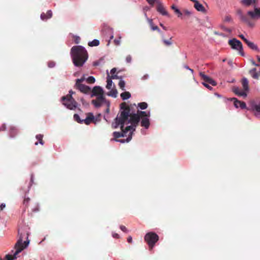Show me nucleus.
<instances>
[{"instance_id":"f257e3e1","label":"nucleus","mask_w":260,"mask_h":260,"mask_svg":"<svg viewBox=\"0 0 260 260\" xmlns=\"http://www.w3.org/2000/svg\"><path fill=\"white\" fill-rule=\"evenodd\" d=\"M149 111L138 110L137 113H131L129 106L125 102L120 104V111L115 119V122L112 124L114 128H117L119 125L120 129L124 135L128 131H135L139 122L141 126L147 129L150 126Z\"/></svg>"},{"instance_id":"f03ea898","label":"nucleus","mask_w":260,"mask_h":260,"mask_svg":"<svg viewBox=\"0 0 260 260\" xmlns=\"http://www.w3.org/2000/svg\"><path fill=\"white\" fill-rule=\"evenodd\" d=\"M73 62L76 67H82L88 59V53L81 46H73L71 51Z\"/></svg>"},{"instance_id":"7ed1b4c3","label":"nucleus","mask_w":260,"mask_h":260,"mask_svg":"<svg viewBox=\"0 0 260 260\" xmlns=\"http://www.w3.org/2000/svg\"><path fill=\"white\" fill-rule=\"evenodd\" d=\"M28 236L29 231L27 226H24L18 229V239L14 247V249H16L15 254H18L27 247L29 243Z\"/></svg>"},{"instance_id":"20e7f679","label":"nucleus","mask_w":260,"mask_h":260,"mask_svg":"<svg viewBox=\"0 0 260 260\" xmlns=\"http://www.w3.org/2000/svg\"><path fill=\"white\" fill-rule=\"evenodd\" d=\"M237 14L240 17V20L250 27H253L254 23L251 22V19H258L260 18V8H254V11H249L246 15L242 13L241 10H237Z\"/></svg>"},{"instance_id":"39448f33","label":"nucleus","mask_w":260,"mask_h":260,"mask_svg":"<svg viewBox=\"0 0 260 260\" xmlns=\"http://www.w3.org/2000/svg\"><path fill=\"white\" fill-rule=\"evenodd\" d=\"M158 240V236L155 233L152 232L147 233L144 237V240L148 245L150 250L153 249Z\"/></svg>"},{"instance_id":"423d86ee","label":"nucleus","mask_w":260,"mask_h":260,"mask_svg":"<svg viewBox=\"0 0 260 260\" xmlns=\"http://www.w3.org/2000/svg\"><path fill=\"white\" fill-rule=\"evenodd\" d=\"M62 104L70 110H74L77 107V103L71 96V94H68L61 98Z\"/></svg>"},{"instance_id":"0eeeda50","label":"nucleus","mask_w":260,"mask_h":260,"mask_svg":"<svg viewBox=\"0 0 260 260\" xmlns=\"http://www.w3.org/2000/svg\"><path fill=\"white\" fill-rule=\"evenodd\" d=\"M229 44L231 45L233 49L239 51L240 54L242 56H244L242 44L240 41L237 40L236 39H233L232 40H229Z\"/></svg>"},{"instance_id":"6e6552de","label":"nucleus","mask_w":260,"mask_h":260,"mask_svg":"<svg viewBox=\"0 0 260 260\" xmlns=\"http://www.w3.org/2000/svg\"><path fill=\"white\" fill-rule=\"evenodd\" d=\"M200 76L201 77L202 79L204 81L203 82H205V83H208V84H210L212 85V86L216 85V82L214 80H213L211 78L206 75L204 74V73L200 72Z\"/></svg>"},{"instance_id":"1a4fd4ad","label":"nucleus","mask_w":260,"mask_h":260,"mask_svg":"<svg viewBox=\"0 0 260 260\" xmlns=\"http://www.w3.org/2000/svg\"><path fill=\"white\" fill-rule=\"evenodd\" d=\"M105 101V98L104 95L98 96L95 100H93L91 103L96 108H99L102 106L103 103Z\"/></svg>"},{"instance_id":"9d476101","label":"nucleus","mask_w":260,"mask_h":260,"mask_svg":"<svg viewBox=\"0 0 260 260\" xmlns=\"http://www.w3.org/2000/svg\"><path fill=\"white\" fill-rule=\"evenodd\" d=\"M156 10L160 14L164 16L169 17V15L161 2H158L157 5Z\"/></svg>"},{"instance_id":"9b49d317","label":"nucleus","mask_w":260,"mask_h":260,"mask_svg":"<svg viewBox=\"0 0 260 260\" xmlns=\"http://www.w3.org/2000/svg\"><path fill=\"white\" fill-rule=\"evenodd\" d=\"M194 3V7L198 11L204 13H206V10L202 4H200L197 0H190Z\"/></svg>"},{"instance_id":"f8f14e48","label":"nucleus","mask_w":260,"mask_h":260,"mask_svg":"<svg viewBox=\"0 0 260 260\" xmlns=\"http://www.w3.org/2000/svg\"><path fill=\"white\" fill-rule=\"evenodd\" d=\"M104 91L103 89L100 86H95L92 90L91 97L94 96H101L103 95Z\"/></svg>"},{"instance_id":"ddd939ff","label":"nucleus","mask_w":260,"mask_h":260,"mask_svg":"<svg viewBox=\"0 0 260 260\" xmlns=\"http://www.w3.org/2000/svg\"><path fill=\"white\" fill-rule=\"evenodd\" d=\"M231 100L234 101V105L236 108H238L240 107L242 109L246 108V105L245 102L240 101L234 98L231 99Z\"/></svg>"},{"instance_id":"4468645a","label":"nucleus","mask_w":260,"mask_h":260,"mask_svg":"<svg viewBox=\"0 0 260 260\" xmlns=\"http://www.w3.org/2000/svg\"><path fill=\"white\" fill-rule=\"evenodd\" d=\"M75 87L78 89L79 90H80L81 92L84 93H88L91 91L90 88L86 86L84 84H80L78 85H76Z\"/></svg>"},{"instance_id":"2eb2a0df","label":"nucleus","mask_w":260,"mask_h":260,"mask_svg":"<svg viewBox=\"0 0 260 260\" xmlns=\"http://www.w3.org/2000/svg\"><path fill=\"white\" fill-rule=\"evenodd\" d=\"M114 138L111 139V141L114 140L116 141H118L121 143H124L125 142V140L122 139V140H117V138H120V137H124L125 136L124 134H123V132L121 133L120 132H114L113 134Z\"/></svg>"},{"instance_id":"dca6fc26","label":"nucleus","mask_w":260,"mask_h":260,"mask_svg":"<svg viewBox=\"0 0 260 260\" xmlns=\"http://www.w3.org/2000/svg\"><path fill=\"white\" fill-rule=\"evenodd\" d=\"M94 118V117L92 113H88L86 118L83 119V123L88 125L93 121Z\"/></svg>"},{"instance_id":"f3484780","label":"nucleus","mask_w":260,"mask_h":260,"mask_svg":"<svg viewBox=\"0 0 260 260\" xmlns=\"http://www.w3.org/2000/svg\"><path fill=\"white\" fill-rule=\"evenodd\" d=\"M233 92L239 96H242L244 97L247 96V93L245 90H241L238 87H234L233 88Z\"/></svg>"},{"instance_id":"a211bd4d","label":"nucleus","mask_w":260,"mask_h":260,"mask_svg":"<svg viewBox=\"0 0 260 260\" xmlns=\"http://www.w3.org/2000/svg\"><path fill=\"white\" fill-rule=\"evenodd\" d=\"M52 16V12L51 10H48L46 13H43L41 15V18L42 20L45 21L51 18Z\"/></svg>"},{"instance_id":"6ab92c4d","label":"nucleus","mask_w":260,"mask_h":260,"mask_svg":"<svg viewBox=\"0 0 260 260\" xmlns=\"http://www.w3.org/2000/svg\"><path fill=\"white\" fill-rule=\"evenodd\" d=\"M247 46L251 49L253 50L257 51V52H259V50L258 48V47L256 45H255L254 43L249 41V40L246 41L245 43Z\"/></svg>"},{"instance_id":"aec40b11","label":"nucleus","mask_w":260,"mask_h":260,"mask_svg":"<svg viewBox=\"0 0 260 260\" xmlns=\"http://www.w3.org/2000/svg\"><path fill=\"white\" fill-rule=\"evenodd\" d=\"M242 84L243 90L246 92L249 90L248 81L246 78H243L242 80Z\"/></svg>"},{"instance_id":"412c9836","label":"nucleus","mask_w":260,"mask_h":260,"mask_svg":"<svg viewBox=\"0 0 260 260\" xmlns=\"http://www.w3.org/2000/svg\"><path fill=\"white\" fill-rule=\"evenodd\" d=\"M249 74L251 76V77L257 79L259 77L258 73L256 72V69L255 68H253L249 71Z\"/></svg>"},{"instance_id":"4be33fe9","label":"nucleus","mask_w":260,"mask_h":260,"mask_svg":"<svg viewBox=\"0 0 260 260\" xmlns=\"http://www.w3.org/2000/svg\"><path fill=\"white\" fill-rule=\"evenodd\" d=\"M251 109L253 111H255L258 113H260V102L258 104L253 103L251 104Z\"/></svg>"},{"instance_id":"5701e85b","label":"nucleus","mask_w":260,"mask_h":260,"mask_svg":"<svg viewBox=\"0 0 260 260\" xmlns=\"http://www.w3.org/2000/svg\"><path fill=\"white\" fill-rule=\"evenodd\" d=\"M43 135H41V134L37 135L36 136V138L38 140V141L36 142L35 143V145H38V143H39L40 144H41V145H43L44 144V143L43 140Z\"/></svg>"},{"instance_id":"b1692460","label":"nucleus","mask_w":260,"mask_h":260,"mask_svg":"<svg viewBox=\"0 0 260 260\" xmlns=\"http://www.w3.org/2000/svg\"><path fill=\"white\" fill-rule=\"evenodd\" d=\"M257 0H242L241 3L246 6H249L253 4H255Z\"/></svg>"},{"instance_id":"393cba45","label":"nucleus","mask_w":260,"mask_h":260,"mask_svg":"<svg viewBox=\"0 0 260 260\" xmlns=\"http://www.w3.org/2000/svg\"><path fill=\"white\" fill-rule=\"evenodd\" d=\"M107 85L106 88L108 89H111L112 88V80H111V78H110V76L108 74L107 78Z\"/></svg>"},{"instance_id":"a878e982","label":"nucleus","mask_w":260,"mask_h":260,"mask_svg":"<svg viewBox=\"0 0 260 260\" xmlns=\"http://www.w3.org/2000/svg\"><path fill=\"white\" fill-rule=\"evenodd\" d=\"M131 93L128 91H125L121 93L120 96L122 100H125L131 98Z\"/></svg>"},{"instance_id":"bb28decb","label":"nucleus","mask_w":260,"mask_h":260,"mask_svg":"<svg viewBox=\"0 0 260 260\" xmlns=\"http://www.w3.org/2000/svg\"><path fill=\"white\" fill-rule=\"evenodd\" d=\"M107 95L113 98H116L117 95V91L115 89H111V90L107 93Z\"/></svg>"},{"instance_id":"cd10ccee","label":"nucleus","mask_w":260,"mask_h":260,"mask_svg":"<svg viewBox=\"0 0 260 260\" xmlns=\"http://www.w3.org/2000/svg\"><path fill=\"white\" fill-rule=\"evenodd\" d=\"M100 44V42L98 40L95 39L93 41L88 42V45L90 47L98 46Z\"/></svg>"},{"instance_id":"c85d7f7f","label":"nucleus","mask_w":260,"mask_h":260,"mask_svg":"<svg viewBox=\"0 0 260 260\" xmlns=\"http://www.w3.org/2000/svg\"><path fill=\"white\" fill-rule=\"evenodd\" d=\"M15 253H16V251L14 253L13 255H11V254H7L6 255V259L7 260H14L15 258H16V255H17V254H15Z\"/></svg>"},{"instance_id":"c756f323","label":"nucleus","mask_w":260,"mask_h":260,"mask_svg":"<svg viewBox=\"0 0 260 260\" xmlns=\"http://www.w3.org/2000/svg\"><path fill=\"white\" fill-rule=\"evenodd\" d=\"M138 107L141 110H145L147 108L148 104L145 102H141L138 104Z\"/></svg>"},{"instance_id":"7c9ffc66","label":"nucleus","mask_w":260,"mask_h":260,"mask_svg":"<svg viewBox=\"0 0 260 260\" xmlns=\"http://www.w3.org/2000/svg\"><path fill=\"white\" fill-rule=\"evenodd\" d=\"M10 136L11 137H14L16 135L17 133V130L15 127H11L10 129Z\"/></svg>"},{"instance_id":"2f4dec72","label":"nucleus","mask_w":260,"mask_h":260,"mask_svg":"<svg viewBox=\"0 0 260 260\" xmlns=\"http://www.w3.org/2000/svg\"><path fill=\"white\" fill-rule=\"evenodd\" d=\"M74 118L78 123H83V120H81L79 116L77 114H74Z\"/></svg>"},{"instance_id":"473e14b6","label":"nucleus","mask_w":260,"mask_h":260,"mask_svg":"<svg viewBox=\"0 0 260 260\" xmlns=\"http://www.w3.org/2000/svg\"><path fill=\"white\" fill-rule=\"evenodd\" d=\"M86 81L88 83L92 84V83H94L95 82V79H94V78L93 77L90 76V77H89L88 78H87Z\"/></svg>"},{"instance_id":"72a5a7b5","label":"nucleus","mask_w":260,"mask_h":260,"mask_svg":"<svg viewBox=\"0 0 260 260\" xmlns=\"http://www.w3.org/2000/svg\"><path fill=\"white\" fill-rule=\"evenodd\" d=\"M172 38H170L169 40H163L164 44L166 46H170L172 44V42L171 41Z\"/></svg>"},{"instance_id":"f704fd0d","label":"nucleus","mask_w":260,"mask_h":260,"mask_svg":"<svg viewBox=\"0 0 260 260\" xmlns=\"http://www.w3.org/2000/svg\"><path fill=\"white\" fill-rule=\"evenodd\" d=\"M125 82L123 80H120L119 82V86L122 90H125Z\"/></svg>"},{"instance_id":"c9c22d12","label":"nucleus","mask_w":260,"mask_h":260,"mask_svg":"<svg viewBox=\"0 0 260 260\" xmlns=\"http://www.w3.org/2000/svg\"><path fill=\"white\" fill-rule=\"evenodd\" d=\"M223 21L225 22H230L232 21V18L231 16L226 15L224 17Z\"/></svg>"},{"instance_id":"e433bc0d","label":"nucleus","mask_w":260,"mask_h":260,"mask_svg":"<svg viewBox=\"0 0 260 260\" xmlns=\"http://www.w3.org/2000/svg\"><path fill=\"white\" fill-rule=\"evenodd\" d=\"M220 28L222 30H224V31H226V32H229V33H230V32L232 31V30H231V29H230V28H229L226 27H225L224 25H220Z\"/></svg>"},{"instance_id":"4c0bfd02","label":"nucleus","mask_w":260,"mask_h":260,"mask_svg":"<svg viewBox=\"0 0 260 260\" xmlns=\"http://www.w3.org/2000/svg\"><path fill=\"white\" fill-rule=\"evenodd\" d=\"M84 80H85V78L84 77H82L80 79H77L76 81L75 86L78 85L80 84H82V82H83L84 81Z\"/></svg>"},{"instance_id":"58836bf2","label":"nucleus","mask_w":260,"mask_h":260,"mask_svg":"<svg viewBox=\"0 0 260 260\" xmlns=\"http://www.w3.org/2000/svg\"><path fill=\"white\" fill-rule=\"evenodd\" d=\"M174 12L176 14H177L178 17L182 18V16L183 15V13L178 8L177 9H175Z\"/></svg>"},{"instance_id":"ea45409f","label":"nucleus","mask_w":260,"mask_h":260,"mask_svg":"<svg viewBox=\"0 0 260 260\" xmlns=\"http://www.w3.org/2000/svg\"><path fill=\"white\" fill-rule=\"evenodd\" d=\"M29 201H30V199L29 198H25L23 200L24 205H25V207H27Z\"/></svg>"},{"instance_id":"a19ab883","label":"nucleus","mask_w":260,"mask_h":260,"mask_svg":"<svg viewBox=\"0 0 260 260\" xmlns=\"http://www.w3.org/2000/svg\"><path fill=\"white\" fill-rule=\"evenodd\" d=\"M147 2L151 5H153L155 3L158 4V2H160L159 0H147Z\"/></svg>"},{"instance_id":"79ce46f5","label":"nucleus","mask_w":260,"mask_h":260,"mask_svg":"<svg viewBox=\"0 0 260 260\" xmlns=\"http://www.w3.org/2000/svg\"><path fill=\"white\" fill-rule=\"evenodd\" d=\"M147 20L151 28L154 25L153 22V20L152 19H149L148 18H147Z\"/></svg>"},{"instance_id":"37998d69","label":"nucleus","mask_w":260,"mask_h":260,"mask_svg":"<svg viewBox=\"0 0 260 260\" xmlns=\"http://www.w3.org/2000/svg\"><path fill=\"white\" fill-rule=\"evenodd\" d=\"M182 13H183V14L187 16H189L191 14V12L187 10H183V12Z\"/></svg>"},{"instance_id":"c03bdc74","label":"nucleus","mask_w":260,"mask_h":260,"mask_svg":"<svg viewBox=\"0 0 260 260\" xmlns=\"http://www.w3.org/2000/svg\"><path fill=\"white\" fill-rule=\"evenodd\" d=\"M55 66V63L54 61H50L48 62V67H49L50 68L54 67Z\"/></svg>"},{"instance_id":"a18cd8bd","label":"nucleus","mask_w":260,"mask_h":260,"mask_svg":"<svg viewBox=\"0 0 260 260\" xmlns=\"http://www.w3.org/2000/svg\"><path fill=\"white\" fill-rule=\"evenodd\" d=\"M151 29L153 31L154 30H156L158 32H160V30L159 29V28H158V27L157 26H156V25H154L152 28H151Z\"/></svg>"},{"instance_id":"49530a36","label":"nucleus","mask_w":260,"mask_h":260,"mask_svg":"<svg viewBox=\"0 0 260 260\" xmlns=\"http://www.w3.org/2000/svg\"><path fill=\"white\" fill-rule=\"evenodd\" d=\"M121 37H119L118 39L114 40V43L116 45H119L120 44Z\"/></svg>"},{"instance_id":"de8ad7c7","label":"nucleus","mask_w":260,"mask_h":260,"mask_svg":"<svg viewBox=\"0 0 260 260\" xmlns=\"http://www.w3.org/2000/svg\"><path fill=\"white\" fill-rule=\"evenodd\" d=\"M202 83L206 87L208 88L209 90H211L212 89V87L209 85V84L206 83L205 82H203Z\"/></svg>"},{"instance_id":"09e8293b","label":"nucleus","mask_w":260,"mask_h":260,"mask_svg":"<svg viewBox=\"0 0 260 260\" xmlns=\"http://www.w3.org/2000/svg\"><path fill=\"white\" fill-rule=\"evenodd\" d=\"M120 229L124 232L126 233L127 232L126 228L124 225H120Z\"/></svg>"},{"instance_id":"8fccbe9b","label":"nucleus","mask_w":260,"mask_h":260,"mask_svg":"<svg viewBox=\"0 0 260 260\" xmlns=\"http://www.w3.org/2000/svg\"><path fill=\"white\" fill-rule=\"evenodd\" d=\"M126 61L128 63H130L132 61V57L130 55H128L126 57Z\"/></svg>"},{"instance_id":"3c124183","label":"nucleus","mask_w":260,"mask_h":260,"mask_svg":"<svg viewBox=\"0 0 260 260\" xmlns=\"http://www.w3.org/2000/svg\"><path fill=\"white\" fill-rule=\"evenodd\" d=\"M239 37L245 42L246 43V41H248V40L245 38V37L243 35H239Z\"/></svg>"},{"instance_id":"603ef678","label":"nucleus","mask_w":260,"mask_h":260,"mask_svg":"<svg viewBox=\"0 0 260 260\" xmlns=\"http://www.w3.org/2000/svg\"><path fill=\"white\" fill-rule=\"evenodd\" d=\"M80 38L78 36H76L75 39V42L76 44H79L80 42Z\"/></svg>"},{"instance_id":"864d4df0","label":"nucleus","mask_w":260,"mask_h":260,"mask_svg":"<svg viewBox=\"0 0 260 260\" xmlns=\"http://www.w3.org/2000/svg\"><path fill=\"white\" fill-rule=\"evenodd\" d=\"M132 134H133V132L130 133V135H129L128 138L126 139V141L127 142H129L132 139Z\"/></svg>"},{"instance_id":"5fc2aeb1","label":"nucleus","mask_w":260,"mask_h":260,"mask_svg":"<svg viewBox=\"0 0 260 260\" xmlns=\"http://www.w3.org/2000/svg\"><path fill=\"white\" fill-rule=\"evenodd\" d=\"M110 78H111V80H112V79H118V77L117 75L113 74L110 76Z\"/></svg>"},{"instance_id":"6e6d98bb","label":"nucleus","mask_w":260,"mask_h":260,"mask_svg":"<svg viewBox=\"0 0 260 260\" xmlns=\"http://www.w3.org/2000/svg\"><path fill=\"white\" fill-rule=\"evenodd\" d=\"M5 207H6V205L4 203L1 204V205L0 206V210H3L4 209V208H5Z\"/></svg>"},{"instance_id":"4d7b16f0","label":"nucleus","mask_w":260,"mask_h":260,"mask_svg":"<svg viewBox=\"0 0 260 260\" xmlns=\"http://www.w3.org/2000/svg\"><path fill=\"white\" fill-rule=\"evenodd\" d=\"M116 68H113L111 70V74L112 75H113V74H115V73H116Z\"/></svg>"},{"instance_id":"13d9d810","label":"nucleus","mask_w":260,"mask_h":260,"mask_svg":"<svg viewBox=\"0 0 260 260\" xmlns=\"http://www.w3.org/2000/svg\"><path fill=\"white\" fill-rule=\"evenodd\" d=\"M127 242L129 243H131L132 242V241H133V239H132V237L131 236H129L128 238H127Z\"/></svg>"},{"instance_id":"bf43d9fd","label":"nucleus","mask_w":260,"mask_h":260,"mask_svg":"<svg viewBox=\"0 0 260 260\" xmlns=\"http://www.w3.org/2000/svg\"><path fill=\"white\" fill-rule=\"evenodd\" d=\"M214 33L215 35H218V36H224L223 34L218 32L217 31H215Z\"/></svg>"},{"instance_id":"052dcab7","label":"nucleus","mask_w":260,"mask_h":260,"mask_svg":"<svg viewBox=\"0 0 260 260\" xmlns=\"http://www.w3.org/2000/svg\"><path fill=\"white\" fill-rule=\"evenodd\" d=\"M159 25L164 30H167V27L165 26H164L163 25V24H162L161 23H160Z\"/></svg>"},{"instance_id":"680f3d73","label":"nucleus","mask_w":260,"mask_h":260,"mask_svg":"<svg viewBox=\"0 0 260 260\" xmlns=\"http://www.w3.org/2000/svg\"><path fill=\"white\" fill-rule=\"evenodd\" d=\"M113 237L115 238H118L119 235L117 234H114L113 235Z\"/></svg>"},{"instance_id":"e2e57ef3","label":"nucleus","mask_w":260,"mask_h":260,"mask_svg":"<svg viewBox=\"0 0 260 260\" xmlns=\"http://www.w3.org/2000/svg\"><path fill=\"white\" fill-rule=\"evenodd\" d=\"M185 68L190 70L191 71V73H193V70L190 69L188 66H186Z\"/></svg>"},{"instance_id":"0e129e2a","label":"nucleus","mask_w":260,"mask_h":260,"mask_svg":"<svg viewBox=\"0 0 260 260\" xmlns=\"http://www.w3.org/2000/svg\"><path fill=\"white\" fill-rule=\"evenodd\" d=\"M171 8L175 11V9H177V8L174 6V5H172L171 6Z\"/></svg>"},{"instance_id":"69168bd1","label":"nucleus","mask_w":260,"mask_h":260,"mask_svg":"<svg viewBox=\"0 0 260 260\" xmlns=\"http://www.w3.org/2000/svg\"><path fill=\"white\" fill-rule=\"evenodd\" d=\"M252 63L253 65L255 66H259L258 64H256L254 61H252Z\"/></svg>"},{"instance_id":"338daca9","label":"nucleus","mask_w":260,"mask_h":260,"mask_svg":"<svg viewBox=\"0 0 260 260\" xmlns=\"http://www.w3.org/2000/svg\"><path fill=\"white\" fill-rule=\"evenodd\" d=\"M74 93V92H73L72 90H70L69 91V94H71V96H72V94Z\"/></svg>"},{"instance_id":"774afa93","label":"nucleus","mask_w":260,"mask_h":260,"mask_svg":"<svg viewBox=\"0 0 260 260\" xmlns=\"http://www.w3.org/2000/svg\"><path fill=\"white\" fill-rule=\"evenodd\" d=\"M257 60L260 62V57L259 56H257Z\"/></svg>"}]
</instances>
